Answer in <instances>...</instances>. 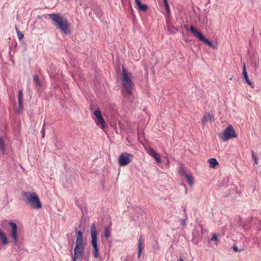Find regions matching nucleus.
Instances as JSON below:
<instances>
[{
  "instance_id": "11",
  "label": "nucleus",
  "mask_w": 261,
  "mask_h": 261,
  "mask_svg": "<svg viewBox=\"0 0 261 261\" xmlns=\"http://www.w3.org/2000/svg\"><path fill=\"white\" fill-rule=\"evenodd\" d=\"M0 240L2 241V243L3 246H5L9 244V241L7 238L6 234L0 230Z\"/></svg>"
},
{
  "instance_id": "16",
  "label": "nucleus",
  "mask_w": 261,
  "mask_h": 261,
  "mask_svg": "<svg viewBox=\"0 0 261 261\" xmlns=\"http://www.w3.org/2000/svg\"><path fill=\"white\" fill-rule=\"evenodd\" d=\"M237 134L231 125H229V139L236 138Z\"/></svg>"
},
{
  "instance_id": "20",
  "label": "nucleus",
  "mask_w": 261,
  "mask_h": 261,
  "mask_svg": "<svg viewBox=\"0 0 261 261\" xmlns=\"http://www.w3.org/2000/svg\"><path fill=\"white\" fill-rule=\"evenodd\" d=\"M228 179H222L219 181V185L220 187H224V188H227V183L228 182Z\"/></svg>"
},
{
  "instance_id": "30",
  "label": "nucleus",
  "mask_w": 261,
  "mask_h": 261,
  "mask_svg": "<svg viewBox=\"0 0 261 261\" xmlns=\"http://www.w3.org/2000/svg\"><path fill=\"white\" fill-rule=\"evenodd\" d=\"M124 261H134V258L132 256L128 255L125 257Z\"/></svg>"
},
{
  "instance_id": "28",
  "label": "nucleus",
  "mask_w": 261,
  "mask_h": 261,
  "mask_svg": "<svg viewBox=\"0 0 261 261\" xmlns=\"http://www.w3.org/2000/svg\"><path fill=\"white\" fill-rule=\"evenodd\" d=\"M147 152L149 155H150L152 156H154L156 154V153L152 149H149Z\"/></svg>"
},
{
  "instance_id": "13",
  "label": "nucleus",
  "mask_w": 261,
  "mask_h": 261,
  "mask_svg": "<svg viewBox=\"0 0 261 261\" xmlns=\"http://www.w3.org/2000/svg\"><path fill=\"white\" fill-rule=\"evenodd\" d=\"M243 74L244 77V79H245L246 82L248 85L251 86L252 88L253 87V84L252 82L249 80V76L247 74V70L245 68V65H244L243 67Z\"/></svg>"
},
{
  "instance_id": "8",
  "label": "nucleus",
  "mask_w": 261,
  "mask_h": 261,
  "mask_svg": "<svg viewBox=\"0 0 261 261\" xmlns=\"http://www.w3.org/2000/svg\"><path fill=\"white\" fill-rule=\"evenodd\" d=\"M94 115L97 119V120L95 121L96 125H100L101 128L104 130L106 128V125L105 121L101 115V111L98 109L94 112Z\"/></svg>"
},
{
  "instance_id": "23",
  "label": "nucleus",
  "mask_w": 261,
  "mask_h": 261,
  "mask_svg": "<svg viewBox=\"0 0 261 261\" xmlns=\"http://www.w3.org/2000/svg\"><path fill=\"white\" fill-rule=\"evenodd\" d=\"M139 9L143 12H146L148 9L147 5L141 4L138 6Z\"/></svg>"
},
{
  "instance_id": "3",
  "label": "nucleus",
  "mask_w": 261,
  "mask_h": 261,
  "mask_svg": "<svg viewBox=\"0 0 261 261\" xmlns=\"http://www.w3.org/2000/svg\"><path fill=\"white\" fill-rule=\"evenodd\" d=\"M49 18L55 22L56 28L66 35L69 34L70 32V23L67 19L62 17L60 14H48Z\"/></svg>"
},
{
  "instance_id": "35",
  "label": "nucleus",
  "mask_w": 261,
  "mask_h": 261,
  "mask_svg": "<svg viewBox=\"0 0 261 261\" xmlns=\"http://www.w3.org/2000/svg\"><path fill=\"white\" fill-rule=\"evenodd\" d=\"M44 125H45V123H44L43 128H42V129L41 130V133L42 134V138H43L44 137V135H45Z\"/></svg>"
},
{
  "instance_id": "29",
  "label": "nucleus",
  "mask_w": 261,
  "mask_h": 261,
  "mask_svg": "<svg viewBox=\"0 0 261 261\" xmlns=\"http://www.w3.org/2000/svg\"><path fill=\"white\" fill-rule=\"evenodd\" d=\"M153 157L154 158L156 162H158V163L161 162V159L160 158V156L157 153Z\"/></svg>"
},
{
  "instance_id": "19",
  "label": "nucleus",
  "mask_w": 261,
  "mask_h": 261,
  "mask_svg": "<svg viewBox=\"0 0 261 261\" xmlns=\"http://www.w3.org/2000/svg\"><path fill=\"white\" fill-rule=\"evenodd\" d=\"M111 234L110 230L109 227H105L104 229V237L108 239Z\"/></svg>"
},
{
  "instance_id": "24",
  "label": "nucleus",
  "mask_w": 261,
  "mask_h": 261,
  "mask_svg": "<svg viewBox=\"0 0 261 261\" xmlns=\"http://www.w3.org/2000/svg\"><path fill=\"white\" fill-rule=\"evenodd\" d=\"M251 154L252 159L254 160L255 164L258 165V158L257 155L253 150L251 151Z\"/></svg>"
},
{
  "instance_id": "42",
  "label": "nucleus",
  "mask_w": 261,
  "mask_h": 261,
  "mask_svg": "<svg viewBox=\"0 0 261 261\" xmlns=\"http://www.w3.org/2000/svg\"><path fill=\"white\" fill-rule=\"evenodd\" d=\"M164 3H166V2H168V0H163Z\"/></svg>"
},
{
  "instance_id": "17",
  "label": "nucleus",
  "mask_w": 261,
  "mask_h": 261,
  "mask_svg": "<svg viewBox=\"0 0 261 261\" xmlns=\"http://www.w3.org/2000/svg\"><path fill=\"white\" fill-rule=\"evenodd\" d=\"M221 138L223 141H227L228 140V126L225 128L222 136L221 137Z\"/></svg>"
},
{
  "instance_id": "1",
  "label": "nucleus",
  "mask_w": 261,
  "mask_h": 261,
  "mask_svg": "<svg viewBox=\"0 0 261 261\" xmlns=\"http://www.w3.org/2000/svg\"><path fill=\"white\" fill-rule=\"evenodd\" d=\"M132 77V74L127 72L126 70L123 67L122 74V93L124 102L126 103L132 102L134 98L132 93L133 83Z\"/></svg>"
},
{
  "instance_id": "39",
  "label": "nucleus",
  "mask_w": 261,
  "mask_h": 261,
  "mask_svg": "<svg viewBox=\"0 0 261 261\" xmlns=\"http://www.w3.org/2000/svg\"><path fill=\"white\" fill-rule=\"evenodd\" d=\"M184 214L185 215L186 219H187L188 217H187V213H186V207H185L184 208Z\"/></svg>"
},
{
  "instance_id": "25",
  "label": "nucleus",
  "mask_w": 261,
  "mask_h": 261,
  "mask_svg": "<svg viewBox=\"0 0 261 261\" xmlns=\"http://www.w3.org/2000/svg\"><path fill=\"white\" fill-rule=\"evenodd\" d=\"M15 30L17 32V36H18L19 40H21L22 39H23V38L24 37L23 34L18 30V29H17V28L16 27H15Z\"/></svg>"
},
{
  "instance_id": "2",
  "label": "nucleus",
  "mask_w": 261,
  "mask_h": 261,
  "mask_svg": "<svg viewBox=\"0 0 261 261\" xmlns=\"http://www.w3.org/2000/svg\"><path fill=\"white\" fill-rule=\"evenodd\" d=\"M75 246L72 256V261H82L84 254L83 234L80 230L76 231Z\"/></svg>"
},
{
  "instance_id": "43",
  "label": "nucleus",
  "mask_w": 261,
  "mask_h": 261,
  "mask_svg": "<svg viewBox=\"0 0 261 261\" xmlns=\"http://www.w3.org/2000/svg\"><path fill=\"white\" fill-rule=\"evenodd\" d=\"M260 36H261V33H260Z\"/></svg>"
},
{
  "instance_id": "33",
  "label": "nucleus",
  "mask_w": 261,
  "mask_h": 261,
  "mask_svg": "<svg viewBox=\"0 0 261 261\" xmlns=\"http://www.w3.org/2000/svg\"><path fill=\"white\" fill-rule=\"evenodd\" d=\"M211 241H217V235L216 234H214L212 239H211Z\"/></svg>"
},
{
  "instance_id": "21",
  "label": "nucleus",
  "mask_w": 261,
  "mask_h": 261,
  "mask_svg": "<svg viewBox=\"0 0 261 261\" xmlns=\"http://www.w3.org/2000/svg\"><path fill=\"white\" fill-rule=\"evenodd\" d=\"M144 248L143 245V239L142 236H140L139 238V243H138V249L143 250Z\"/></svg>"
},
{
  "instance_id": "9",
  "label": "nucleus",
  "mask_w": 261,
  "mask_h": 261,
  "mask_svg": "<svg viewBox=\"0 0 261 261\" xmlns=\"http://www.w3.org/2000/svg\"><path fill=\"white\" fill-rule=\"evenodd\" d=\"M90 234L91 237V244L93 246H98L97 245V232L96 226L94 223H92L90 226Z\"/></svg>"
},
{
  "instance_id": "27",
  "label": "nucleus",
  "mask_w": 261,
  "mask_h": 261,
  "mask_svg": "<svg viewBox=\"0 0 261 261\" xmlns=\"http://www.w3.org/2000/svg\"><path fill=\"white\" fill-rule=\"evenodd\" d=\"M232 249L236 252H240L244 250V249H239L236 245H233L232 246Z\"/></svg>"
},
{
  "instance_id": "22",
  "label": "nucleus",
  "mask_w": 261,
  "mask_h": 261,
  "mask_svg": "<svg viewBox=\"0 0 261 261\" xmlns=\"http://www.w3.org/2000/svg\"><path fill=\"white\" fill-rule=\"evenodd\" d=\"M94 248L93 250V256L95 258H97L98 257V246H93Z\"/></svg>"
},
{
  "instance_id": "18",
  "label": "nucleus",
  "mask_w": 261,
  "mask_h": 261,
  "mask_svg": "<svg viewBox=\"0 0 261 261\" xmlns=\"http://www.w3.org/2000/svg\"><path fill=\"white\" fill-rule=\"evenodd\" d=\"M0 149H1L3 153H5V144L3 137H0Z\"/></svg>"
},
{
  "instance_id": "37",
  "label": "nucleus",
  "mask_w": 261,
  "mask_h": 261,
  "mask_svg": "<svg viewBox=\"0 0 261 261\" xmlns=\"http://www.w3.org/2000/svg\"><path fill=\"white\" fill-rule=\"evenodd\" d=\"M136 5L138 7L140 4H141V2L139 0L136 1L135 2Z\"/></svg>"
},
{
  "instance_id": "32",
  "label": "nucleus",
  "mask_w": 261,
  "mask_h": 261,
  "mask_svg": "<svg viewBox=\"0 0 261 261\" xmlns=\"http://www.w3.org/2000/svg\"><path fill=\"white\" fill-rule=\"evenodd\" d=\"M187 219H186V218L184 219H181L179 220V222H180V225H182V226H185L186 225V220Z\"/></svg>"
},
{
  "instance_id": "41",
  "label": "nucleus",
  "mask_w": 261,
  "mask_h": 261,
  "mask_svg": "<svg viewBox=\"0 0 261 261\" xmlns=\"http://www.w3.org/2000/svg\"><path fill=\"white\" fill-rule=\"evenodd\" d=\"M178 261H184V259L181 258H180L179 259H178Z\"/></svg>"
},
{
  "instance_id": "15",
  "label": "nucleus",
  "mask_w": 261,
  "mask_h": 261,
  "mask_svg": "<svg viewBox=\"0 0 261 261\" xmlns=\"http://www.w3.org/2000/svg\"><path fill=\"white\" fill-rule=\"evenodd\" d=\"M207 162L210 164L209 167L212 168H215L216 165L219 164L218 162L215 158H211L208 159Z\"/></svg>"
},
{
  "instance_id": "7",
  "label": "nucleus",
  "mask_w": 261,
  "mask_h": 261,
  "mask_svg": "<svg viewBox=\"0 0 261 261\" xmlns=\"http://www.w3.org/2000/svg\"><path fill=\"white\" fill-rule=\"evenodd\" d=\"M9 225L11 227V229L9 232L10 236L11 237L13 244L14 245H17L18 243V227L16 224L13 222H10L8 223Z\"/></svg>"
},
{
  "instance_id": "26",
  "label": "nucleus",
  "mask_w": 261,
  "mask_h": 261,
  "mask_svg": "<svg viewBox=\"0 0 261 261\" xmlns=\"http://www.w3.org/2000/svg\"><path fill=\"white\" fill-rule=\"evenodd\" d=\"M33 79H34V81L36 82V83L38 85L41 86V83L39 80L38 76L36 74H35L33 76Z\"/></svg>"
},
{
  "instance_id": "10",
  "label": "nucleus",
  "mask_w": 261,
  "mask_h": 261,
  "mask_svg": "<svg viewBox=\"0 0 261 261\" xmlns=\"http://www.w3.org/2000/svg\"><path fill=\"white\" fill-rule=\"evenodd\" d=\"M179 173L186 179L190 186L193 185V178L190 173L187 172L183 168L180 167L179 169Z\"/></svg>"
},
{
  "instance_id": "36",
  "label": "nucleus",
  "mask_w": 261,
  "mask_h": 261,
  "mask_svg": "<svg viewBox=\"0 0 261 261\" xmlns=\"http://www.w3.org/2000/svg\"><path fill=\"white\" fill-rule=\"evenodd\" d=\"M142 250H143L138 249V257L139 258L140 257V256H141V253L142 252Z\"/></svg>"
},
{
  "instance_id": "34",
  "label": "nucleus",
  "mask_w": 261,
  "mask_h": 261,
  "mask_svg": "<svg viewBox=\"0 0 261 261\" xmlns=\"http://www.w3.org/2000/svg\"><path fill=\"white\" fill-rule=\"evenodd\" d=\"M192 25H189L188 24H186V25H184V28L187 30V31H190V27H191Z\"/></svg>"
},
{
  "instance_id": "6",
  "label": "nucleus",
  "mask_w": 261,
  "mask_h": 261,
  "mask_svg": "<svg viewBox=\"0 0 261 261\" xmlns=\"http://www.w3.org/2000/svg\"><path fill=\"white\" fill-rule=\"evenodd\" d=\"M133 159V155L128 153H122L118 158V164L120 166L129 164Z\"/></svg>"
},
{
  "instance_id": "31",
  "label": "nucleus",
  "mask_w": 261,
  "mask_h": 261,
  "mask_svg": "<svg viewBox=\"0 0 261 261\" xmlns=\"http://www.w3.org/2000/svg\"><path fill=\"white\" fill-rule=\"evenodd\" d=\"M164 5H165L167 12V13L169 14L170 13V9H169V5L168 4V2H166V3H164Z\"/></svg>"
},
{
  "instance_id": "38",
  "label": "nucleus",
  "mask_w": 261,
  "mask_h": 261,
  "mask_svg": "<svg viewBox=\"0 0 261 261\" xmlns=\"http://www.w3.org/2000/svg\"><path fill=\"white\" fill-rule=\"evenodd\" d=\"M136 5L138 7L140 4H141V2L139 0L136 1L135 2Z\"/></svg>"
},
{
  "instance_id": "12",
  "label": "nucleus",
  "mask_w": 261,
  "mask_h": 261,
  "mask_svg": "<svg viewBox=\"0 0 261 261\" xmlns=\"http://www.w3.org/2000/svg\"><path fill=\"white\" fill-rule=\"evenodd\" d=\"M18 99L19 105L18 111L19 112L20 110H21L23 108L22 91L21 90H20L18 92Z\"/></svg>"
},
{
  "instance_id": "4",
  "label": "nucleus",
  "mask_w": 261,
  "mask_h": 261,
  "mask_svg": "<svg viewBox=\"0 0 261 261\" xmlns=\"http://www.w3.org/2000/svg\"><path fill=\"white\" fill-rule=\"evenodd\" d=\"M23 195L32 207L35 209H39L42 207L41 202L35 193L24 192Z\"/></svg>"
},
{
  "instance_id": "40",
  "label": "nucleus",
  "mask_w": 261,
  "mask_h": 261,
  "mask_svg": "<svg viewBox=\"0 0 261 261\" xmlns=\"http://www.w3.org/2000/svg\"><path fill=\"white\" fill-rule=\"evenodd\" d=\"M47 72L49 74H53V73L51 72V71L50 70H49V69H47Z\"/></svg>"
},
{
  "instance_id": "14",
  "label": "nucleus",
  "mask_w": 261,
  "mask_h": 261,
  "mask_svg": "<svg viewBox=\"0 0 261 261\" xmlns=\"http://www.w3.org/2000/svg\"><path fill=\"white\" fill-rule=\"evenodd\" d=\"M212 122V117L209 113H206L203 115V117L201 120V122L203 125H204L205 123L208 122Z\"/></svg>"
},
{
  "instance_id": "5",
  "label": "nucleus",
  "mask_w": 261,
  "mask_h": 261,
  "mask_svg": "<svg viewBox=\"0 0 261 261\" xmlns=\"http://www.w3.org/2000/svg\"><path fill=\"white\" fill-rule=\"evenodd\" d=\"M190 32L193 34V35L197 38H198L201 41H202L206 44L208 45L210 47L212 48H214L215 46L213 45L212 42L210 41L209 40L206 39L204 36L198 31L196 28H195L193 26L190 27Z\"/></svg>"
}]
</instances>
